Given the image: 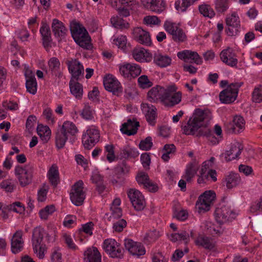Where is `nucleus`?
<instances>
[{
	"label": "nucleus",
	"instance_id": "1",
	"mask_svg": "<svg viewBox=\"0 0 262 262\" xmlns=\"http://www.w3.org/2000/svg\"><path fill=\"white\" fill-rule=\"evenodd\" d=\"M211 119L209 112L198 108L195 110L187 124L182 127L183 133L186 135H195L202 126L205 127L199 131L198 136L209 137L212 134L211 130L207 124Z\"/></svg>",
	"mask_w": 262,
	"mask_h": 262
},
{
	"label": "nucleus",
	"instance_id": "2",
	"mask_svg": "<svg viewBox=\"0 0 262 262\" xmlns=\"http://www.w3.org/2000/svg\"><path fill=\"white\" fill-rule=\"evenodd\" d=\"M48 243H54L57 237V231L55 228H51L46 232L41 226L35 227L32 232V244L34 253L39 259H43L47 250L46 245L42 243L43 237Z\"/></svg>",
	"mask_w": 262,
	"mask_h": 262
},
{
	"label": "nucleus",
	"instance_id": "3",
	"mask_svg": "<svg viewBox=\"0 0 262 262\" xmlns=\"http://www.w3.org/2000/svg\"><path fill=\"white\" fill-rule=\"evenodd\" d=\"M72 36L75 42L82 48L91 50L93 46L86 30L79 23L74 21L70 25Z\"/></svg>",
	"mask_w": 262,
	"mask_h": 262
},
{
	"label": "nucleus",
	"instance_id": "4",
	"mask_svg": "<svg viewBox=\"0 0 262 262\" xmlns=\"http://www.w3.org/2000/svg\"><path fill=\"white\" fill-rule=\"evenodd\" d=\"M100 131L97 126L90 125L86 127L82 135V144L85 149H90L99 141Z\"/></svg>",
	"mask_w": 262,
	"mask_h": 262
},
{
	"label": "nucleus",
	"instance_id": "5",
	"mask_svg": "<svg viewBox=\"0 0 262 262\" xmlns=\"http://www.w3.org/2000/svg\"><path fill=\"white\" fill-rule=\"evenodd\" d=\"M243 85V82H232L222 91L219 94V99L224 104H231L236 99L239 89Z\"/></svg>",
	"mask_w": 262,
	"mask_h": 262
},
{
	"label": "nucleus",
	"instance_id": "6",
	"mask_svg": "<svg viewBox=\"0 0 262 262\" xmlns=\"http://www.w3.org/2000/svg\"><path fill=\"white\" fill-rule=\"evenodd\" d=\"M178 88L173 84L166 86V91L163 99V105L171 108L180 103L182 100V94L177 91Z\"/></svg>",
	"mask_w": 262,
	"mask_h": 262
},
{
	"label": "nucleus",
	"instance_id": "7",
	"mask_svg": "<svg viewBox=\"0 0 262 262\" xmlns=\"http://www.w3.org/2000/svg\"><path fill=\"white\" fill-rule=\"evenodd\" d=\"M163 28L171 36L172 39L176 42H183L186 40L187 36L180 25L170 20L164 21Z\"/></svg>",
	"mask_w": 262,
	"mask_h": 262
},
{
	"label": "nucleus",
	"instance_id": "8",
	"mask_svg": "<svg viewBox=\"0 0 262 262\" xmlns=\"http://www.w3.org/2000/svg\"><path fill=\"white\" fill-rule=\"evenodd\" d=\"M14 170L15 176L21 186H26L31 183L34 171L33 166L30 165H17L15 166Z\"/></svg>",
	"mask_w": 262,
	"mask_h": 262
},
{
	"label": "nucleus",
	"instance_id": "9",
	"mask_svg": "<svg viewBox=\"0 0 262 262\" xmlns=\"http://www.w3.org/2000/svg\"><path fill=\"white\" fill-rule=\"evenodd\" d=\"M102 247L104 251L112 258H121L124 250L120 244L113 238H107L103 241Z\"/></svg>",
	"mask_w": 262,
	"mask_h": 262
},
{
	"label": "nucleus",
	"instance_id": "10",
	"mask_svg": "<svg viewBox=\"0 0 262 262\" xmlns=\"http://www.w3.org/2000/svg\"><path fill=\"white\" fill-rule=\"evenodd\" d=\"M120 74L125 78H135L141 73V67L135 63L123 62L118 65Z\"/></svg>",
	"mask_w": 262,
	"mask_h": 262
},
{
	"label": "nucleus",
	"instance_id": "11",
	"mask_svg": "<svg viewBox=\"0 0 262 262\" xmlns=\"http://www.w3.org/2000/svg\"><path fill=\"white\" fill-rule=\"evenodd\" d=\"M215 196V193L211 190L206 191L201 195L195 205L198 212L201 213L209 211Z\"/></svg>",
	"mask_w": 262,
	"mask_h": 262
},
{
	"label": "nucleus",
	"instance_id": "12",
	"mask_svg": "<svg viewBox=\"0 0 262 262\" xmlns=\"http://www.w3.org/2000/svg\"><path fill=\"white\" fill-rule=\"evenodd\" d=\"M83 182L79 180L75 183L72 186L70 194V199L76 206H80L82 204L85 198V193L83 191Z\"/></svg>",
	"mask_w": 262,
	"mask_h": 262
},
{
	"label": "nucleus",
	"instance_id": "13",
	"mask_svg": "<svg viewBox=\"0 0 262 262\" xmlns=\"http://www.w3.org/2000/svg\"><path fill=\"white\" fill-rule=\"evenodd\" d=\"M215 220L220 224L231 221L236 217L235 212L227 205L217 208L214 212Z\"/></svg>",
	"mask_w": 262,
	"mask_h": 262
},
{
	"label": "nucleus",
	"instance_id": "14",
	"mask_svg": "<svg viewBox=\"0 0 262 262\" xmlns=\"http://www.w3.org/2000/svg\"><path fill=\"white\" fill-rule=\"evenodd\" d=\"M226 24L227 27L226 28V33L228 36H235L239 31L241 22L236 12H232L227 16Z\"/></svg>",
	"mask_w": 262,
	"mask_h": 262
},
{
	"label": "nucleus",
	"instance_id": "15",
	"mask_svg": "<svg viewBox=\"0 0 262 262\" xmlns=\"http://www.w3.org/2000/svg\"><path fill=\"white\" fill-rule=\"evenodd\" d=\"M127 196L134 209L141 211L146 206L145 200L142 193L136 189H130L127 192Z\"/></svg>",
	"mask_w": 262,
	"mask_h": 262
},
{
	"label": "nucleus",
	"instance_id": "16",
	"mask_svg": "<svg viewBox=\"0 0 262 262\" xmlns=\"http://www.w3.org/2000/svg\"><path fill=\"white\" fill-rule=\"evenodd\" d=\"M166 89V86L160 85L152 87L147 93V100L152 103H160L162 105Z\"/></svg>",
	"mask_w": 262,
	"mask_h": 262
},
{
	"label": "nucleus",
	"instance_id": "17",
	"mask_svg": "<svg viewBox=\"0 0 262 262\" xmlns=\"http://www.w3.org/2000/svg\"><path fill=\"white\" fill-rule=\"evenodd\" d=\"M125 249L133 256L139 257L145 254V248L143 244L131 239H125L124 243Z\"/></svg>",
	"mask_w": 262,
	"mask_h": 262
},
{
	"label": "nucleus",
	"instance_id": "18",
	"mask_svg": "<svg viewBox=\"0 0 262 262\" xmlns=\"http://www.w3.org/2000/svg\"><path fill=\"white\" fill-rule=\"evenodd\" d=\"M177 57L185 62L194 63L198 65L201 64L203 62L202 58L196 52L189 50L178 52Z\"/></svg>",
	"mask_w": 262,
	"mask_h": 262
},
{
	"label": "nucleus",
	"instance_id": "19",
	"mask_svg": "<svg viewBox=\"0 0 262 262\" xmlns=\"http://www.w3.org/2000/svg\"><path fill=\"white\" fill-rule=\"evenodd\" d=\"M68 70L72 75V78L76 80L79 79L84 74V68L82 64L76 59H71L67 62Z\"/></svg>",
	"mask_w": 262,
	"mask_h": 262
},
{
	"label": "nucleus",
	"instance_id": "20",
	"mask_svg": "<svg viewBox=\"0 0 262 262\" xmlns=\"http://www.w3.org/2000/svg\"><path fill=\"white\" fill-rule=\"evenodd\" d=\"M103 85L106 90L114 94L121 92L122 90L120 82L111 74H108L104 77Z\"/></svg>",
	"mask_w": 262,
	"mask_h": 262
},
{
	"label": "nucleus",
	"instance_id": "21",
	"mask_svg": "<svg viewBox=\"0 0 262 262\" xmlns=\"http://www.w3.org/2000/svg\"><path fill=\"white\" fill-rule=\"evenodd\" d=\"M194 242L196 246L201 247L206 250L212 252L217 251L216 242L211 237L202 235L199 236Z\"/></svg>",
	"mask_w": 262,
	"mask_h": 262
},
{
	"label": "nucleus",
	"instance_id": "22",
	"mask_svg": "<svg viewBox=\"0 0 262 262\" xmlns=\"http://www.w3.org/2000/svg\"><path fill=\"white\" fill-rule=\"evenodd\" d=\"M141 108L144 114L146 121L152 125H154L157 117V108L154 105L148 103H142Z\"/></svg>",
	"mask_w": 262,
	"mask_h": 262
},
{
	"label": "nucleus",
	"instance_id": "23",
	"mask_svg": "<svg viewBox=\"0 0 262 262\" xmlns=\"http://www.w3.org/2000/svg\"><path fill=\"white\" fill-rule=\"evenodd\" d=\"M220 58L224 63L231 67L237 66L238 60L236 54L230 48L223 50L220 53Z\"/></svg>",
	"mask_w": 262,
	"mask_h": 262
},
{
	"label": "nucleus",
	"instance_id": "24",
	"mask_svg": "<svg viewBox=\"0 0 262 262\" xmlns=\"http://www.w3.org/2000/svg\"><path fill=\"white\" fill-rule=\"evenodd\" d=\"M23 235V231L21 230H18L14 233L11 242L12 253L16 254L23 250L24 244Z\"/></svg>",
	"mask_w": 262,
	"mask_h": 262
},
{
	"label": "nucleus",
	"instance_id": "25",
	"mask_svg": "<svg viewBox=\"0 0 262 262\" xmlns=\"http://www.w3.org/2000/svg\"><path fill=\"white\" fill-rule=\"evenodd\" d=\"M132 54L133 58L139 62H150L152 59L151 53L143 48H135Z\"/></svg>",
	"mask_w": 262,
	"mask_h": 262
},
{
	"label": "nucleus",
	"instance_id": "26",
	"mask_svg": "<svg viewBox=\"0 0 262 262\" xmlns=\"http://www.w3.org/2000/svg\"><path fill=\"white\" fill-rule=\"evenodd\" d=\"M39 32L41 36L42 45L46 49L51 47L52 37L50 28L49 25L44 22H41Z\"/></svg>",
	"mask_w": 262,
	"mask_h": 262
},
{
	"label": "nucleus",
	"instance_id": "27",
	"mask_svg": "<svg viewBox=\"0 0 262 262\" xmlns=\"http://www.w3.org/2000/svg\"><path fill=\"white\" fill-rule=\"evenodd\" d=\"M133 35L138 42L146 46H150L151 44L149 32L143 30L141 28H135L133 30Z\"/></svg>",
	"mask_w": 262,
	"mask_h": 262
},
{
	"label": "nucleus",
	"instance_id": "28",
	"mask_svg": "<svg viewBox=\"0 0 262 262\" xmlns=\"http://www.w3.org/2000/svg\"><path fill=\"white\" fill-rule=\"evenodd\" d=\"M136 180L139 185H143L150 191L156 192L158 190L157 186L150 181L148 176L145 172H139L136 177Z\"/></svg>",
	"mask_w": 262,
	"mask_h": 262
},
{
	"label": "nucleus",
	"instance_id": "29",
	"mask_svg": "<svg viewBox=\"0 0 262 262\" xmlns=\"http://www.w3.org/2000/svg\"><path fill=\"white\" fill-rule=\"evenodd\" d=\"M243 147L239 143H236L232 145L228 150H226L224 154L226 161L229 162L238 158L241 155Z\"/></svg>",
	"mask_w": 262,
	"mask_h": 262
},
{
	"label": "nucleus",
	"instance_id": "30",
	"mask_svg": "<svg viewBox=\"0 0 262 262\" xmlns=\"http://www.w3.org/2000/svg\"><path fill=\"white\" fill-rule=\"evenodd\" d=\"M52 31L55 37L61 39L65 37L67 29L63 23L57 19H53L52 23Z\"/></svg>",
	"mask_w": 262,
	"mask_h": 262
},
{
	"label": "nucleus",
	"instance_id": "31",
	"mask_svg": "<svg viewBox=\"0 0 262 262\" xmlns=\"http://www.w3.org/2000/svg\"><path fill=\"white\" fill-rule=\"evenodd\" d=\"M84 259L86 262H101V255L96 247H89L84 252Z\"/></svg>",
	"mask_w": 262,
	"mask_h": 262
},
{
	"label": "nucleus",
	"instance_id": "32",
	"mask_svg": "<svg viewBox=\"0 0 262 262\" xmlns=\"http://www.w3.org/2000/svg\"><path fill=\"white\" fill-rule=\"evenodd\" d=\"M139 126V122L128 119L126 122L122 124L120 130L123 134L128 136L134 135L137 133Z\"/></svg>",
	"mask_w": 262,
	"mask_h": 262
},
{
	"label": "nucleus",
	"instance_id": "33",
	"mask_svg": "<svg viewBox=\"0 0 262 262\" xmlns=\"http://www.w3.org/2000/svg\"><path fill=\"white\" fill-rule=\"evenodd\" d=\"M199 169V163L194 160L187 164L185 173L183 178L187 182H191Z\"/></svg>",
	"mask_w": 262,
	"mask_h": 262
},
{
	"label": "nucleus",
	"instance_id": "34",
	"mask_svg": "<svg viewBox=\"0 0 262 262\" xmlns=\"http://www.w3.org/2000/svg\"><path fill=\"white\" fill-rule=\"evenodd\" d=\"M74 79H71L69 82L70 92L76 99L81 100L83 96L82 85Z\"/></svg>",
	"mask_w": 262,
	"mask_h": 262
},
{
	"label": "nucleus",
	"instance_id": "35",
	"mask_svg": "<svg viewBox=\"0 0 262 262\" xmlns=\"http://www.w3.org/2000/svg\"><path fill=\"white\" fill-rule=\"evenodd\" d=\"M48 66L49 70L51 73L58 78L62 76L60 70L61 64L59 60L57 57H51L48 60Z\"/></svg>",
	"mask_w": 262,
	"mask_h": 262
},
{
	"label": "nucleus",
	"instance_id": "36",
	"mask_svg": "<svg viewBox=\"0 0 262 262\" xmlns=\"http://www.w3.org/2000/svg\"><path fill=\"white\" fill-rule=\"evenodd\" d=\"M60 130L70 139L75 137L79 132L76 125L73 122L70 121H66L63 123Z\"/></svg>",
	"mask_w": 262,
	"mask_h": 262
},
{
	"label": "nucleus",
	"instance_id": "37",
	"mask_svg": "<svg viewBox=\"0 0 262 262\" xmlns=\"http://www.w3.org/2000/svg\"><path fill=\"white\" fill-rule=\"evenodd\" d=\"M47 177L52 186L56 187L59 183V172L58 167L56 164H53L47 172Z\"/></svg>",
	"mask_w": 262,
	"mask_h": 262
},
{
	"label": "nucleus",
	"instance_id": "38",
	"mask_svg": "<svg viewBox=\"0 0 262 262\" xmlns=\"http://www.w3.org/2000/svg\"><path fill=\"white\" fill-rule=\"evenodd\" d=\"M193 236V232L190 231H182L180 233H172L169 236L170 240L173 242L179 241H183L185 243H188L189 241L190 236Z\"/></svg>",
	"mask_w": 262,
	"mask_h": 262
},
{
	"label": "nucleus",
	"instance_id": "39",
	"mask_svg": "<svg viewBox=\"0 0 262 262\" xmlns=\"http://www.w3.org/2000/svg\"><path fill=\"white\" fill-rule=\"evenodd\" d=\"M245 124L244 118L240 116H236L233 119L230 129L233 133L238 134L244 130Z\"/></svg>",
	"mask_w": 262,
	"mask_h": 262
},
{
	"label": "nucleus",
	"instance_id": "40",
	"mask_svg": "<svg viewBox=\"0 0 262 262\" xmlns=\"http://www.w3.org/2000/svg\"><path fill=\"white\" fill-rule=\"evenodd\" d=\"M37 133L43 143H46L51 138V130L49 126L43 124H38L37 127Z\"/></svg>",
	"mask_w": 262,
	"mask_h": 262
},
{
	"label": "nucleus",
	"instance_id": "41",
	"mask_svg": "<svg viewBox=\"0 0 262 262\" xmlns=\"http://www.w3.org/2000/svg\"><path fill=\"white\" fill-rule=\"evenodd\" d=\"M139 155L138 151L135 148L127 145L120 149L119 157L121 159L135 158L138 157Z\"/></svg>",
	"mask_w": 262,
	"mask_h": 262
},
{
	"label": "nucleus",
	"instance_id": "42",
	"mask_svg": "<svg viewBox=\"0 0 262 262\" xmlns=\"http://www.w3.org/2000/svg\"><path fill=\"white\" fill-rule=\"evenodd\" d=\"M154 60L156 64L160 67L164 68L169 66L171 59L167 55H162L160 53H156L154 56Z\"/></svg>",
	"mask_w": 262,
	"mask_h": 262
},
{
	"label": "nucleus",
	"instance_id": "43",
	"mask_svg": "<svg viewBox=\"0 0 262 262\" xmlns=\"http://www.w3.org/2000/svg\"><path fill=\"white\" fill-rule=\"evenodd\" d=\"M241 179L237 173H231L225 179L226 185L228 189H231L237 186L240 182Z\"/></svg>",
	"mask_w": 262,
	"mask_h": 262
},
{
	"label": "nucleus",
	"instance_id": "44",
	"mask_svg": "<svg viewBox=\"0 0 262 262\" xmlns=\"http://www.w3.org/2000/svg\"><path fill=\"white\" fill-rule=\"evenodd\" d=\"M122 215V211L121 208L110 207V211L105 213L108 221L115 222L120 219Z\"/></svg>",
	"mask_w": 262,
	"mask_h": 262
},
{
	"label": "nucleus",
	"instance_id": "45",
	"mask_svg": "<svg viewBox=\"0 0 262 262\" xmlns=\"http://www.w3.org/2000/svg\"><path fill=\"white\" fill-rule=\"evenodd\" d=\"M199 12L205 17L211 18L215 16V12L211 6L207 4H202L199 7Z\"/></svg>",
	"mask_w": 262,
	"mask_h": 262
},
{
	"label": "nucleus",
	"instance_id": "46",
	"mask_svg": "<svg viewBox=\"0 0 262 262\" xmlns=\"http://www.w3.org/2000/svg\"><path fill=\"white\" fill-rule=\"evenodd\" d=\"M69 138L66 135H65L60 130L58 131L56 135L55 143L56 146L58 149L62 148L67 141Z\"/></svg>",
	"mask_w": 262,
	"mask_h": 262
},
{
	"label": "nucleus",
	"instance_id": "47",
	"mask_svg": "<svg viewBox=\"0 0 262 262\" xmlns=\"http://www.w3.org/2000/svg\"><path fill=\"white\" fill-rule=\"evenodd\" d=\"M249 211L255 214L262 213V195L251 203Z\"/></svg>",
	"mask_w": 262,
	"mask_h": 262
},
{
	"label": "nucleus",
	"instance_id": "48",
	"mask_svg": "<svg viewBox=\"0 0 262 262\" xmlns=\"http://www.w3.org/2000/svg\"><path fill=\"white\" fill-rule=\"evenodd\" d=\"M161 20L160 18L155 15H148L143 18V23L150 27H153L156 26H160L161 24Z\"/></svg>",
	"mask_w": 262,
	"mask_h": 262
},
{
	"label": "nucleus",
	"instance_id": "49",
	"mask_svg": "<svg viewBox=\"0 0 262 262\" xmlns=\"http://www.w3.org/2000/svg\"><path fill=\"white\" fill-rule=\"evenodd\" d=\"M104 152L107 160L110 163L115 161L116 157L115 155V146L113 144H106L104 147Z\"/></svg>",
	"mask_w": 262,
	"mask_h": 262
},
{
	"label": "nucleus",
	"instance_id": "50",
	"mask_svg": "<svg viewBox=\"0 0 262 262\" xmlns=\"http://www.w3.org/2000/svg\"><path fill=\"white\" fill-rule=\"evenodd\" d=\"M176 146L173 144H166L163 147V154L162 159L165 162H167L170 158V155L176 151Z\"/></svg>",
	"mask_w": 262,
	"mask_h": 262
},
{
	"label": "nucleus",
	"instance_id": "51",
	"mask_svg": "<svg viewBox=\"0 0 262 262\" xmlns=\"http://www.w3.org/2000/svg\"><path fill=\"white\" fill-rule=\"evenodd\" d=\"M61 238L67 245L68 248L73 250H76L78 247L74 243L70 233L64 232L62 233Z\"/></svg>",
	"mask_w": 262,
	"mask_h": 262
},
{
	"label": "nucleus",
	"instance_id": "52",
	"mask_svg": "<svg viewBox=\"0 0 262 262\" xmlns=\"http://www.w3.org/2000/svg\"><path fill=\"white\" fill-rule=\"evenodd\" d=\"M229 0H215L214 7L217 12L224 13L229 8Z\"/></svg>",
	"mask_w": 262,
	"mask_h": 262
},
{
	"label": "nucleus",
	"instance_id": "53",
	"mask_svg": "<svg viewBox=\"0 0 262 262\" xmlns=\"http://www.w3.org/2000/svg\"><path fill=\"white\" fill-rule=\"evenodd\" d=\"M0 187L7 192H12L15 188L16 186L12 179H6L0 183Z\"/></svg>",
	"mask_w": 262,
	"mask_h": 262
},
{
	"label": "nucleus",
	"instance_id": "54",
	"mask_svg": "<svg viewBox=\"0 0 262 262\" xmlns=\"http://www.w3.org/2000/svg\"><path fill=\"white\" fill-rule=\"evenodd\" d=\"M55 211L54 205H48L39 212V217L41 220H46L50 215H51Z\"/></svg>",
	"mask_w": 262,
	"mask_h": 262
},
{
	"label": "nucleus",
	"instance_id": "55",
	"mask_svg": "<svg viewBox=\"0 0 262 262\" xmlns=\"http://www.w3.org/2000/svg\"><path fill=\"white\" fill-rule=\"evenodd\" d=\"M166 7V4L164 0H155L151 11L159 14L165 10Z\"/></svg>",
	"mask_w": 262,
	"mask_h": 262
},
{
	"label": "nucleus",
	"instance_id": "56",
	"mask_svg": "<svg viewBox=\"0 0 262 262\" xmlns=\"http://www.w3.org/2000/svg\"><path fill=\"white\" fill-rule=\"evenodd\" d=\"M138 84L140 88L143 89L149 88L153 85L152 82L148 79L147 76L145 75H141L138 78Z\"/></svg>",
	"mask_w": 262,
	"mask_h": 262
},
{
	"label": "nucleus",
	"instance_id": "57",
	"mask_svg": "<svg viewBox=\"0 0 262 262\" xmlns=\"http://www.w3.org/2000/svg\"><path fill=\"white\" fill-rule=\"evenodd\" d=\"M252 99L255 103L262 102V85H259L254 89L252 94Z\"/></svg>",
	"mask_w": 262,
	"mask_h": 262
},
{
	"label": "nucleus",
	"instance_id": "58",
	"mask_svg": "<svg viewBox=\"0 0 262 262\" xmlns=\"http://www.w3.org/2000/svg\"><path fill=\"white\" fill-rule=\"evenodd\" d=\"M26 87L28 92L34 95L37 92V82L35 79L26 81Z\"/></svg>",
	"mask_w": 262,
	"mask_h": 262
},
{
	"label": "nucleus",
	"instance_id": "59",
	"mask_svg": "<svg viewBox=\"0 0 262 262\" xmlns=\"http://www.w3.org/2000/svg\"><path fill=\"white\" fill-rule=\"evenodd\" d=\"M161 236L160 232L155 230L148 231L145 236L144 238L149 242L156 241Z\"/></svg>",
	"mask_w": 262,
	"mask_h": 262
},
{
	"label": "nucleus",
	"instance_id": "60",
	"mask_svg": "<svg viewBox=\"0 0 262 262\" xmlns=\"http://www.w3.org/2000/svg\"><path fill=\"white\" fill-rule=\"evenodd\" d=\"M111 22L112 25L116 28L121 29L125 27L124 20L118 16H114L111 18Z\"/></svg>",
	"mask_w": 262,
	"mask_h": 262
},
{
	"label": "nucleus",
	"instance_id": "61",
	"mask_svg": "<svg viewBox=\"0 0 262 262\" xmlns=\"http://www.w3.org/2000/svg\"><path fill=\"white\" fill-rule=\"evenodd\" d=\"M94 224L92 222H89L82 224L80 228V232H83L89 236L93 235V231L94 229Z\"/></svg>",
	"mask_w": 262,
	"mask_h": 262
},
{
	"label": "nucleus",
	"instance_id": "62",
	"mask_svg": "<svg viewBox=\"0 0 262 262\" xmlns=\"http://www.w3.org/2000/svg\"><path fill=\"white\" fill-rule=\"evenodd\" d=\"M81 116L83 119L88 120H91L93 118L92 108L88 104L84 105L81 113Z\"/></svg>",
	"mask_w": 262,
	"mask_h": 262
},
{
	"label": "nucleus",
	"instance_id": "63",
	"mask_svg": "<svg viewBox=\"0 0 262 262\" xmlns=\"http://www.w3.org/2000/svg\"><path fill=\"white\" fill-rule=\"evenodd\" d=\"M152 146V140L150 137H147L144 140H141L139 144V148L146 151L150 149Z\"/></svg>",
	"mask_w": 262,
	"mask_h": 262
},
{
	"label": "nucleus",
	"instance_id": "64",
	"mask_svg": "<svg viewBox=\"0 0 262 262\" xmlns=\"http://www.w3.org/2000/svg\"><path fill=\"white\" fill-rule=\"evenodd\" d=\"M9 207L11 211L19 214L24 213L25 210V206L19 202H15L10 204Z\"/></svg>",
	"mask_w": 262,
	"mask_h": 262
}]
</instances>
